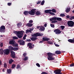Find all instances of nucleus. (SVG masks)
Returning <instances> with one entry per match:
<instances>
[{"instance_id": "41", "label": "nucleus", "mask_w": 74, "mask_h": 74, "mask_svg": "<svg viewBox=\"0 0 74 74\" xmlns=\"http://www.w3.org/2000/svg\"><path fill=\"white\" fill-rule=\"evenodd\" d=\"M56 22H58L57 21H51V23H56Z\"/></svg>"}, {"instance_id": "6", "label": "nucleus", "mask_w": 74, "mask_h": 74, "mask_svg": "<svg viewBox=\"0 0 74 74\" xmlns=\"http://www.w3.org/2000/svg\"><path fill=\"white\" fill-rule=\"evenodd\" d=\"M9 49L11 50H12V51H18L19 49L18 47H13L12 46H10L9 47Z\"/></svg>"}, {"instance_id": "1", "label": "nucleus", "mask_w": 74, "mask_h": 74, "mask_svg": "<svg viewBox=\"0 0 74 74\" xmlns=\"http://www.w3.org/2000/svg\"><path fill=\"white\" fill-rule=\"evenodd\" d=\"M36 10V9H33L31 10V11H25L23 12L24 14L25 15H28L29 14V15H34L35 14Z\"/></svg>"}, {"instance_id": "15", "label": "nucleus", "mask_w": 74, "mask_h": 74, "mask_svg": "<svg viewBox=\"0 0 74 74\" xmlns=\"http://www.w3.org/2000/svg\"><path fill=\"white\" fill-rule=\"evenodd\" d=\"M68 41L71 43L74 44V38H73V39H69L68 40Z\"/></svg>"}, {"instance_id": "19", "label": "nucleus", "mask_w": 74, "mask_h": 74, "mask_svg": "<svg viewBox=\"0 0 74 74\" xmlns=\"http://www.w3.org/2000/svg\"><path fill=\"white\" fill-rule=\"evenodd\" d=\"M38 38H37L32 37L30 39L31 40H32V41H35V40H37Z\"/></svg>"}, {"instance_id": "30", "label": "nucleus", "mask_w": 74, "mask_h": 74, "mask_svg": "<svg viewBox=\"0 0 74 74\" xmlns=\"http://www.w3.org/2000/svg\"><path fill=\"white\" fill-rule=\"evenodd\" d=\"M51 12H54L55 13L56 12V10L53 9L51 10Z\"/></svg>"}, {"instance_id": "48", "label": "nucleus", "mask_w": 74, "mask_h": 74, "mask_svg": "<svg viewBox=\"0 0 74 74\" xmlns=\"http://www.w3.org/2000/svg\"><path fill=\"white\" fill-rule=\"evenodd\" d=\"M11 4H12V3H8V5L9 6H10V5H11Z\"/></svg>"}, {"instance_id": "3", "label": "nucleus", "mask_w": 74, "mask_h": 74, "mask_svg": "<svg viewBox=\"0 0 74 74\" xmlns=\"http://www.w3.org/2000/svg\"><path fill=\"white\" fill-rule=\"evenodd\" d=\"M47 55L48 56L47 58L48 60H54V58L53 57V55H55V54L52 53H47Z\"/></svg>"}, {"instance_id": "55", "label": "nucleus", "mask_w": 74, "mask_h": 74, "mask_svg": "<svg viewBox=\"0 0 74 74\" xmlns=\"http://www.w3.org/2000/svg\"><path fill=\"white\" fill-rule=\"evenodd\" d=\"M14 47H18V45L17 44H16L14 46Z\"/></svg>"}, {"instance_id": "45", "label": "nucleus", "mask_w": 74, "mask_h": 74, "mask_svg": "<svg viewBox=\"0 0 74 74\" xmlns=\"http://www.w3.org/2000/svg\"><path fill=\"white\" fill-rule=\"evenodd\" d=\"M41 74H48V73H47V72H42L41 73Z\"/></svg>"}, {"instance_id": "46", "label": "nucleus", "mask_w": 74, "mask_h": 74, "mask_svg": "<svg viewBox=\"0 0 74 74\" xmlns=\"http://www.w3.org/2000/svg\"><path fill=\"white\" fill-rule=\"evenodd\" d=\"M70 20H72V19H74V16H72L70 18Z\"/></svg>"}, {"instance_id": "36", "label": "nucleus", "mask_w": 74, "mask_h": 74, "mask_svg": "<svg viewBox=\"0 0 74 74\" xmlns=\"http://www.w3.org/2000/svg\"><path fill=\"white\" fill-rule=\"evenodd\" d=\"M21 68V66L19 65V64H17L16 67L17 69H19V68Z\"/></svg>"}, {"instance_id": "32", "label": "nucleus", "mask_w": 74, "mask_h": 74, "mask_svg": "<svg viewBox=\"0 0 74 74\" xmlns=\"http://www.w3.org/2000/svg\"><path fill=\"white\" fill-rule=\"evenodd\" d=\"M60 16L61 17H64L65 15L64 14H61L60 15Z\"/></svg>"}, {"instance_id": "63", "label": "nucleus", "mask_w": 74, "mask_h": 74, "mask_svg": "<svg viewBox=\"0 0 74 74\" xmlns=\"http://www.w3.org/2000/svg\"><path fill=\"white\" fill-rule=\"evenodd\" d=\"M24 37H25V38L26 37H27V35L26 34H25L24 36Z\"/></svg>"}, {"instance_id": "29", "label": "nucleus", "mask_w": 74, "mask_h": 74, "mask_svg": "<svg viewBox=\"0 0 74 74\" xmlns=\"http://www.w3.org/2000/svg\"><path fill=\"white\" fill-rule=\"evenodd\" d=\"M57 20L58 21H62V18H60L57 17Z\"/></svg>"}, {"instance_id": "49", "label": "nucleus", "mask_w": 74, "mask_h": 74, "mask_svg": "<svg viewBox=\"0 0 74 74\" xmlns=\"http://www.w3.org/2000/svg\"><path fill=\"white\" fill-rule=\"evenodd\" d=\"M0 46L1 47H3V43H0Z\"/></svg>"}, {"instance_id": "22", "label": "nucleus", "mask_w": 74, "mask_h": 74, "mask_svg": "<svg viewBox=\"0 0 74 74\" xmlns=\"http://www.w3.org/2000/svg\"><path fill=\"white\" fill-rule=\"evenodd\" d=\"M55 53L57 55H59L61 54V51H56Z\"/></svg>"}, {"instance_id": "54", "label": "nucleus", "mask_w": 74, "mask_h": 74, "mask_svg": "<svg viewBox=\"0 0 74 74\" xmlns=\"http://www.w3.org/2000/svg\"><path fill=\"white\" fill-rule=\"evenodd\" d=\"M66 18H67V19H69L70 18V16L68 15H67L66 16Z\"/></svg>"}, {"instance_id": "52", "label": "nucleus", "mask_w": 74, "mask_h": 74, "mask_svg": "<svg viewBox=\"0 0 74 74\" xmlns=\"http://www.w3.org/2000/svg\"><path fill=\"white\" fill-rule=\"evenodd\" d=\"M54 44L56 47H59V45L57 44H56V43H54Z\"/></svg>"}, {"instance_id": "24", "label": "nucleus", "mask_w": 74, "mask_h": 74, "mask_svg": "<svg viewBox=\"0 0 74 74\" xmlns=\"http://www.w3.org/2000/svg\"><path fill=\"white\" fill-rule=\"evenodd\" d=\"M4 53V50L3 49H0V54L1 55H3Z\"/></svg>"}, {"instance_id": "42", "label": "nucleus", "mask_w": 74, "mask_h": 74, "mask_svg": "<svg viewBox=\"0 0 74 74\" xmlns=\"http://www.w3.org/2000/svg\"><path fill=\"white\" fill-rule=\"evenodd\" d=\"M60 27L62 30H63L65 28V27L63 26H61Z\"/></svg>"}, {"instance_id": "31", "label": "nucleus", "mask_w": 74, "mask_h": 74, "mask_svg": "<svg viewBox=\"0 0 74 74\" xmlns=\"http://www.w3.org/2000/svg\"><path fill=\"white\" fill-rule=\"evenodd\" d=\"M16 66L15 64H13L12 66V69H14Z\"/></svg>"}, {"instance_id": "47", "label": "nucleus", "mask_w": 74, "mask_h": 74, "mask_svg": "<svg viewBox=\"0 0 74 74\" xmlns=\"http://www.w3.org/2000/svg\"><path fill=\"white\" fill-rule=\"evenodd\" d=\"M50 26L51 27H53V28H54L55 27V25H53L52 24H51L50 25Z\"/></svg>"}, {"instance_id": "4", "label": "nucleus", "mask_w": 74, "mask_h": 74, "mask_svg": "<svg viewBox=\"0 0 74 74\" xmlns=\"http://www.w3.org/2000/svg\"><path fill=\"white\" fill-rule=\"evenodd\" d=\"M67 25L69 26L73 27L74 25V22L72 21H69L67 22Z\"/></svg>"}, {"instance_id": "17", "label": "nucleus", "mask_w": 74, "mask_h": 74, "mask_svg": "<svg viewBox=\"0 0 74 74\" xmlns=\"http://www.w3.org/2000/svg\"><path fill=\"white\" fill-rule=\"evenodd\" d=\"M9 42L10 44L14 45L15 44V41L13 40H12L10 41Z\"/></svg>"}, {"instance_id": "37", "label": "nucleus", "mask_w": 74, "mask_h": 74, "mask_svg": "<svg viewBox=\"0 0 74 74\" xmlns=\"http://www.w3.org/2000/svg\"><path fill=\"white\" fill-rule=\"evenodd\" d=\"M44 3H45V1L44 0L42 1L41 3V5H44Z\"/></svg>"}, {"instance_id": "10", "label": "nucleus", "mask_w": 74, "mask_h": 74, "mask_svg": "<svg viewBox=\"0 0 74 74\" xmlns=\"http://www.w3.org/2000/svg\"><path fill=\"white\" fill-rule=\"evenodd\" d=\"M10 53L11 54L10 56L11 58H13L14 59L16 58V57H15V52L13 51H11Z\"/></svg>"}, {"instance_id": "59", "label": "nucleus", "mask_w": 74, "mask_h": 74, "mask_svg": "<svg viewBox=\"0 0 74 74\" xmlns=\"http://www.w3.org/2000/svg\"><path fill=\"white\" fill-rule=\"evenodd\" d=\"M2 64V62H1V60H0V65H1Z\"/></svg>"}, {"instance_id": "25", "label": "nucleus", "mask_w": 74, "mask_h": 74, "mask_svg": "<svg viewBox=\"0 0 74 74\" xmlns=\"http://www.w3.org/2000/svg\"><path fill=\"white\" fill-rule=\"evenodd\" d=\"M35 14L37 15H41V13H40V11H38L35 13Z\"/></svg>"}, {"instance_id": "43", "label": "nucleus", "mask_w": 74, "mask_h": 74, "mask_svg": "<svg viewBox=\"0 0 74 74\" xmlns=\"http://www.w3.org/2000/svg\"><path fill=\"white\" fill-rule=\"evenodd\" d=\"M31 30H26V33H29V32H31Z\"/></svg>"}, {"instance_id": "26", "label": "nucleus", "mask_w": 74, "mask_h": 74, "mask_svg": "<svg viewBox=\"0 0 74 74\" xmlns=\"http://www.w3.org/2000/svg\"><path fill=\"white\" fill-rule=\"evenodd\" d=\"M17 26L18 27H20L22 26V24L21 23H18L17 25Z\"/></svg>"}, {"instance_id": "9", "label": "nucleus", "mask_w": 74, "mask_h": 74, "mask_svg": "<svg viewBox=\"0 0 74 74\" xmlns=\"http://www.w3.org/2000/svg\"><path fill=\"white\" fill-rule=\"evenodd\" d=\"M54 73L56 74H62L60 69H56L54 71Z\"/></svg>"}, {"instance_id": "7", "label": "nucleus", "mask_w": 74, "mask_h": 74, "mask_svg": "<svg viewBox=\"0 0 74 74\" xmlns=\"http://www.w3.org/2000/svg\"><path fill=\"white\" fill-rule=\"evenodd\" d=\"M5 27L4 25L1 26L0 27V32H5Z\"/></svg>"}, {"instance_id": "21", "label": "nucleus", "mask_w": 74, "mask_h": 74, "mask_svg": "<svg viewBox=\"0 0 74 74\" xmlns=\"http://www.w3.org/2000/svg\"><path fill=\"white\" fill-rule=\"evenodd\" d=\"M14 61V60H12V59H10L9 61V64H11Z\"/></svg>"}, {"instance_id": "34", "label": "nucleus", "mask_w": 74, "mask_h": 74, "mask_svg": "<svg viewBox=\"0 0 74 74\" xmlns=\"http://www.w3.org/2000/svg\"><path fill=\"white\" fill-rule=\"evenodd\" d=\"M12 38L14 40H18V38L17 37L15 36H13Z\"/></svg>"}, {"instance_id": "16", "label": "nucleus", "mask_w": 74, "mask_h": 74, "mask_svg": "<svg viewBox=\"0 0 74 74\" xmlns=\"http://www.w3.org/2000/svg\"><path fill=\"white\" fill-rule=\"evenodd\" d=\"M51 12V10H46L45 11V12L46 14H50Z\"/></svg>"}, {"instance_id": "18", "label": "nucleus", "mask_w": 74, "mask_h": 74, "mask_svg": "<svg viewBox=\"0 0 74 74\" xmlns=\"http://www.w3.org/2000/svg\"><path fill=\"white\" fill-rule=\"evenodd\" d=\"M39 30L40 31H44L45 30V27L43 26H42L40 27Z\"/></svg>"}, {"instance_id": "38", "label": "nucleus", "mask_w": 74, "mask_h": 74, "mask_svg": "<svg viewBox=\"0 0 74 74\" xmlns=\"http://www.w3.org/2000/svg\"><path fill=\"white\" fill-rule=\"evenodd\" d=\"M50 15H52V16L55 15V14L52 12H51L50 13Z\"/></svg>"}, {"instance_id": "57", "label": "nucleus", "mask_w": 74, "mask_h": 74, "mask_svg": "<svg viewBox=\"0 0 74 74\" xmlns=\"http://www.w3.org/2000/svg\"><path fill=\"white\" fill-rule=\"evenodd\" d=\"M47 23L45 24L44 25V26H45V27H47Z\"/></svg>"}, {"instance_id": "20", "label": "nucleus", "mask_w": 74, "mask_h": 74, "mask_svg": "<svg viewBox=\"0 0 74 74\" xmlns=\"http://www.w3.org/2000/svg\"><path fill=\"white\" fill-rule=\"evenodd\" d=\"M26 26H28V27H32L33 26V24L28 23L26 24Z\"/></svg>"}, {"instance_id": "61", "label": "nucleus", "mask_w": 74, "mask_h": 74, "mask_svg": "<svg viewBox=\"0 0 74 74\" xmlns=\"http://www.w3.org/2000/svg\"><path fill=\"white\" fill-rule=\"evenodd\" d=\"M23 40H25L26 39V37H25V36H23Z\"/></svg>"}, {"instance_id": "53", "label": "nucleus", "mask_w": 74, "mask_h": 74, "mask_svg": "<svg viewBox=\"0 0 74 74\" xmlns=\"http://www.w3.org/2000/svg\"><path fill=\"white\" fill-rule=\"evenodd\" d=\"M41 3V1H39L37 3V4H40Z\"/></svg>"}, {"instance_id": "35", "label": "nucleus", "mask_w": 74, "mask_h": 74, "mask_svg": "<svg viewBox=\"0 0 74 74\" xmlns=\"http://www.w3.org/2000/svg\"><path fill=\"white\" fill-rule=\"evenodd\" d=\"M31 41V40H30V39H27L25 40V42H30Z\"/></svg>"}, {"instance_id": "28", "label": "nucleus", "mask_w": 74, "mask_h": 74, "mask_svg": "<svg viewBox=\"0 0 74 74\" xmlns=\"http://www.w3.org/2000/svg\"><path fill=\"white\" fill-rule=\"evenodd\" d=\"M23 60L24 61H26L28 60V57L26 56L25 57V58L23 59Z\"/></svg>"}, {"instance_id": "60", "label": "nucleus", "mask_w": 74, "mask_h": 74, "mask_svg": "<svg viewBox=\"0 0 74 74\" xmlns=\"http://www.w3.org/2000/svg\"><path fill=\"white\" fill-rule=\"evenodd\" d=\"M49 20L50 21H53V19H52V18H50Z\"/></svg>"}, {"instance_id": "2", "label": "nucleus", "mask_w": 74, "mask_h": 74, "mask_svg": "<svg viewBox=\"0 0 74 74\" xmlns=\"http://www.w3.org/2000/svg\"><path fill=\"white\" fill-rule=\"evenodd\" d=\"M15 33H16L17 36L18 38H22L23 36V33L25 32L23 31H16Z\"/></svg>"}, {"instance_id": "11", "label": "nucleus", "mask_w": 74, "mask_h": 74, "mask_svg": "<svg viewBox=\"0 0 74 74\" xmlns=\"http://www.w3.org/2000/svg\"><path fill=\"white\" fill-rule=\"evenodd\" d=\"M54 32H55L56 34H60L62 33V31L58 29H56L54 30Z\"/></svg>"}, {"instance_id": "27", "label": "nucleus", "mask_w": 74, "mask_h": 74, "mask_svg": "<svg viewBox=\"0 0 74 74\" xmlns=\"http://www.w3.org/2000/svg\"><path fill=\"white\" fill-rule=\"evenodd\" d=\"M7 73L8 74H10L11 73V69H8L7 70Z\"/></svg>"}, {"instance_id": "50", "label": "nucleus", "mask_w": 74, "mask_h": 74, "mask_svg": "<svg viewBox=\"0 0 74 74\" xmlns=\"http://www.w3.org/2000/svg\"><path fill=\"white\" fill-rule=\"evenodd\" d=\"M36 65L38 66V67H40V64L39 63H37L36 64Z\"/></svg>"}, {"instance_id": "12", "label": "nucleus", "mask_w": 74, "mask_h": 74, "mask_svg": "<svg viewBox=\"0 0 74 74\" xmlns=\"http://www.w3.org/2000/svg\"><path fill=\"white\" fill-rule=\"evenodd\" d=\"M18 42L19 43L20 45H24L25 44V41H23L22 40H20L18 41Z\"/></svg>"}, {"instance_id": "56", "label": "nucleus", "mask_w": 74, "mask_h": 74, "mask_svg": "<svg viewBox=\"0 0 74 74\" xmlns=\"http://www.w3.org/2000/svg\"><path fill=\"white\" fill-rule=\"evenodd\" d=\"M29 23H33V21L32 20H30L29 21Z\"/></svg>"}, {"instance_id": "64", "label": "nucleus", "mask_w": 74, "mask_h": 74, "mask_svg": "<svg viewBox=\"0 0 74 74\" xmlns=\"http://www.w3.org/2000/svg\"><path fill=\"white\" fill-rule=\"evenodd\" d=\"M42 42H42V41H40L39 42L40 43H42Z\"/></svg>"}, {"instance_id": "51", "label": "nucleus", "mask_w": 74, "mask_h": 74, "mask_svg": "<svg viewBox=\"0 0 74 74\" xmlns=\"http://www.w3.org/2000/svg\"><path fill=\"white\" fill-rule=\"evenodd\" d=\"M4 67H5V68H7V65L6 64H4Z\"/></svg>"}, {"instance_id": "23", "label": "nucleus", "mask_w": 74, "mask_h": 74, "mask_svg": "<svg viewBox=\"0 0 74 74\" xmlns=\"http://www.w3.org/2000/svg\"><path fill=\"white\" fill-rule=\"evenodd\" d=\"M71 9L70 8H68L65 10L66 12H69L70 11Z\"/></svg>"}, {"instance_id": "14", "label": "nucleus", "mask_w": 74, "mask_h": 74, "mask_svg": "<svg viewBox=\"0 0 74 74\" xmlns=\"http://www.w3.org/2000/svg\"><path fill=\"white\" fill-rule=\"evenodd\" d=\"M42 39V41H48V40H50L49 38H47L43 37Z\"/></svg>"}, {"instance_id": "13", "label": "nucleus", "mask_w": 74, "mask_h": 74, "mask_svg": "<svg viewBox=\"0 0 74 74\" xmlns=\"http://www.w3.org/2000/svg\"><path fill=\"white\" fill-rule=\"evenodd\" d=\"M27 47H29L30 49H32L33 48V47L32 46V43L29 42L27 44Z\"/></svg>"}, {"instance_id": "33", "label": "nucleus", "mask_w": 74, "mask_h": 74, "mask_svg": "<svg viewBox=\"0 0 74 74\" xmlns=\"http://www.w3.org/2000/svg\"><path fill=\"white\" fill-rule=\"evenodd\" d=\"M47 42L48 43V44H50V45H52L53 44V42H52L50 41H48Z\"/></svg>"}, {"instance_id": "62", "label": "nucleus", "mask_w": 74, "mask_h": 74, "mask_svg": "<svg viewBox=\"0 0 74 74\" xmlns=\"http://www.w3.org/2000/svg\"><path fill=\"white\" fill-rule=\"evenodd\" d=\"M2 71H3V72H5V69H3Z\"/></svg>"}, {"instance_id": "58", "label": "nucleus", "mask_w": 74, "mask_h": 74, "mask_svg": "<svg viewBox=\"0 0 74 74\" xmlns=\"http://www.w3.org/2000/svg\"><path fill=\"white\" fill-rule=\"evenodd\" d=\"M40 27H41L40 26H37L36 28L37 29H39V28H40Z\"/></svg>"}, {"instance_id": "5", "label": "nucleus", "mask_w": 74, "mask_h": 74, "mask_svg": "<svg viewBox=\"0 0 74 74\" xmlns=\"http://www.w3.org/2000/svg\"><path fill=\"white\" fill-rule=\"evenodd\" d=\"M43 36V34H40V33L38 32L32 35V37H37V36Z\"/></svg>"}, {"instance_id": "44", "label": "nucleus", "mask_w": 74, "mask_h": 74, "mask_svg": "<svg viewBox=\"0 0 74 74\" xmlns=\"http://www.w3.org/2000/svg\"><path fill=\"white\" fill-rule=\"evenodd\" d=\"M70 67H73L74 66V63H73L70 64Z\"/></svg>"}, {"instance_id": "40", "label": "nucleus", "mask_w": 74, "mask_h": 74, "mask_svg": "<svg viewBox=\"0 0 74 74\" xmlns=\"http://www.w3.org/2000/svg\"><path fill=\"white\" fill-rule=\"evenodd\" d=\"M27 55V53H24L23 54V56L24 57H26V56Z\"/></svg>"}, {"instance_id": "8", "label": "nucleus", "mask_w": 74, "mask_h": 74, "mask_svg": "<svg viewBox=\"0 0 74 74\" xmlns=\"http://www.w3.org/2000/svg\"><path fill=\"white\" fill-rule=\"evenodd\" d=\"M4 54H5V55H9L10 53V50L8 49H5L4 50Z\"/></svg>"}, {"instance_id": "39", "label": "nucleus", "mask_w": 74, "mask_h": 74, "mask_svg": "<svg viewBox=\"0 0 74 74\" xmlns=\"http://www.w3.org/2000/svg\"><path fill=\"white\" fill-rule=\"evenodd\" d=\"M52 19L53 21V20H54V21H56V20H57V17H53L52 18Z\"/></svg>"}]
</instances>
